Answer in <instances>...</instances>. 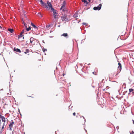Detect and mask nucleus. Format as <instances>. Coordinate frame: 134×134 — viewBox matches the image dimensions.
<instances>
[{
    "instance_id": "1",
    "label": "nucleus",
    "mask_w": 134,
    "mask_h": 134,
    "mask_svg": "<svg viewBox=\"0 0 134 134\" xmlns=\"http://www.w3.org/2000/svg\"><path fill=\"white\" fill-rule=\"evenodd\" d=\"M43 7L46 8H48L49 7V8H53L51 2L48 1H47V3H45Z\"/></svg>"
},
{
    "instance_id": "2",
    "label": "nucleus",
    "mask_w": 134,
    "mask_h": 134,
    "mask_svg": "<svg viewBox=\"0 0 134 134\" xmlns=\"http://www.w3.org/2000/svg\"><path fill=\"white\" fill-rule=\"evenodd\" d=\"M82 13V10L81 9L78 10L75 13V14L73 15V17L75 18H76L77 17L78 14H80Z\"/></svg>"
},
{
    "instance_id": "3",
    "label": "nucleus",
    "mask_w": 134,
    "mask_h": 134,
    "mask_svg": "<svg viewBox=\"0 0 134 134\" xmlns=\"http://www.w3.org/2000/svg\"><path fill=\"white\" fill-rule=\"evenodd\" d=\"M11 121L12 122L10 123L8 129V130H9L10 131L12 130V127L13 125L14 124V122L13 120H12Z\"/></svg>"
},
{
    "instance_id": "4",
    "label": "nucleus",
    "mask_w": 134,
    "mask_h": 134,
    "mask_svg": "<svg viewBox=\"0 0 134 134\" xmlns=\"http://www.w3.org/2000/svg\"><path fill=\"white\" fill-rule=\"evenodd\" d=\"M13 50L14 51H15L18 52L20 53L21 52V50L19 49L16 48L15 47H14V48Z\"/></svg>"
},
{
    "instance_id": "5",
    "label": "nucleus",
    "mask_w": 134,
    "mask_h": 134,
    "mask_svg": "<svg viewBox=\"0 0 134 134\" xmlns=\"http://www.w3.org/2000/svg\"><path fill=\"white\" fill-rule=\"evenodd\" d=\"M118 64L119 65V66L118 67V69H119V70L120 71L119 72V73L121 70L122 66L121 64L120 63H118Z\"/></svg>"
},
{
    "instance_id": "6",
    "label": "nucleus",
    "mask_w": 134,
    "mask_h": 134,
    "mask_svg": "<svg viewBox=\"0 0 134 134\" xmlns=\"http://www.w3.org/2000/svg\"><path fill=\"white\" fill-rule=\"evenodd\" d=\"M60 9V11L63 12H64V13H66L68 12V11L66 9Z\"/></svg>"
},
{
    "instance_id": "7",
    "label": "nucleus",
    "mask_w": 134,
    "mask_h": 134,
    "mask_svg": "<svg viewBox=\"0 0 134 134\" xmlns=\"http://www.w3.org/2000/svg\"><path fill=\"white\" fill-rule=\"evenodd\" d=\"M53 12V14H58V12L57 10H55V9H50Z\"/></svg>"
},
{
    "instance_id": "8",
    "label": "nucleus",
    "mask_w": 134,
    "mask_h": 134,
    "mask_svg": "<svg viewBox=\"0 0 134 134\" xmlns=\"http://www.w3.org/2000/svg\"><path fill=\"white\" fill-rule=\"evenodd\" d=\"M31 25L35 29H37V30L38 29V27H37L35 24H34L33 23H31Z\"/></svg>"
},
{
    "instance_id": "9",
    "label": "nucleus",
    "mask_w": 134,
    "mask_h": 134,
    "mask_svg": "<svg viewBox=\"0 0 134 134\" xmlns=\"http://www.w3.org/2000/svg\"><path fill=\"white\" fill-rule=\"evenodd\" d=\"M64 14H63L61 16L62 18H63V20L65 18V17H66L67 16V15L66 13H64V15H63Z\"/></svg>"
},
{
    "instance_id": "10",
    "label": "nucleus",
    "mask_w": 134,
    "mask_h": 134,
    "mask_svg": "<svg viewBox=\"0 0 134 134\" xmlns=\"http://www.w3.org/2000/svg\"><path fill=\"white\" fill-rule=\"evenodd\" d=\"M61 36L66 37V38H68V35L67 33H64Z\"/></svg>"
},
{
    "instance_id": "11",
    "label": "nucleus",
    "mask_w": 134,
    "mask_h": 134,
    "mask_svg": "<svg viewBox=\"0 0 134 134\" xmlns=\"http://www.w3.org/2000/svg\"><path fill=\"white\" fill-rule=\"evenodd\" d=\"M102 7V5L101 4H99L97 7H94L93 8H101Z\"/></svg>"
},
{
    "instance_id": "12",
    "label": "nucleus",
    "mask_w": 134,
    "mask_h": 134,
    "mask_svg": "<svg viewBox=\"0 0 134 134\" xmlns=\"http://www.w3.org/2000/svg\"><path fill=\"white\" fill-rule=\"evenodd\" d=\"M39 1L40 2L41 4L43 7L45 3H44L42 0H39Z\"/></svg>"
},
{
    "instance_id": "13",
    "label": "nucleus",
    "mask_w": 134,
    "mask_h": 134,
    "mask_svg": "<svg viewBox=\"0 0 134 134\" xmlns=\"http://www.w3.org/2000/svg\"><path fill=\"white\" fill-rule=\"evenodd\" d=\"M66 3L65 2V1H64L62 5V7L60 8H63L65 7Z\"/></svg>"
},
{
    "instance_id": "14",
    "label": "nucleus",
    "mask_w": 134,
    "mask_h": 134,
    "mask_svg": "<svg viewBox=\"0 0 134 134\" xmlns=\"http://www.w3.org/2000/svg\"><path fill=\"white\" fill-rule=\"evenodd\" d=\"M81 1L82 2H84V3L86 4V5L88 4V2L86 0H82Z\"/></svg>"
},
{
    "instance_id": "15",
    "label": "nucleus",
    "mask_w": 134,
    "mask_h": 134,
    "mask_svg": "<svg viewBox=\"0 0 134 134\" xmlns=\"http://www.w3.org/2000/svg\"><path fill=\"white\" fill-rule=\"evenodd\" d=\"M70 20L68 18L66 17H65V18L63 20L65 21L68 22Z\"/></svg>"
},
{
    "instance_id": "16",
    "label": "nucleus",
    "mask_w": 134,
    "mask_h": 134,
    "mask_svg": "<svg viewBox=\"0 0 134 134\" xmlns=\"http://www.w3.org/2000/svg\"><path fill=\"white\" fill-rule=\"evenodd\" d=\"M8 30L11 33H12L14 32V30L13 29H9Z\"/></svg>"
},
{
    "instance_id": "17",
    "label": "nucleus",
    "mask_w": 134,
    "mask_h": 134,
    "mask_svg": "<svg viewBox=\"0 0 134 134\" xmlns=\"http://www.w3.org/2000/svg\"><path fill=\"white\" fill-rule=\"evenodd\" d=\"M34 38H33L32 37H31L30 39V43H32V41H34Z\"/></svg>"
},
{
    "instance_id": "18",
    "label": "nucleus",
    "mask_w": 134,
    "mask_h": 134,
    "mask_svg": "<svg viewBox=\"0 0 134 134\" xmlns=\"http://www.w3.org/2000/svg\"><path fill=\"white\" fill-rule=\"evenodd\" d=\"M31 26H30L29 27L27 28L26 27V30L27 31H29L30 30H31Z\"/></svg>"
},
{
    "instance_id": "19",
    "label": "nucleus",
    "mask_w": 134,
    "mask_h": 134,
    "mask_svg": "<svg viewBox=\"0 0 134 134\" xmlns=\"http://www.w3.org/2000/svg\"><path fill=\"white\" fill-rule=\"evenodd\" d=\"M29 49H26V51L24 52L25 54H26L27 53H28L29 52Z\"/></svg>"
},
{
    "instance_id": "20",
    "label": "nucleus",
    "mask_w": 134,
    "mask_h": 134,
    "mask_svg": "<svg viewBox=\"0 0 134 134\" xmlns=\"http://www.w3.org/2000/svg\"><path fill=\"white\" fill-rule=\"evenodd\" d=\"M2 122H5V118L4 117L2 119Z\"/></svg>"
},
{
    "instance_id": "21",
    "label": "nucleus",
    "mask_w": 134,
    "mask_h": 134,
    "mask_svg": "<svg viewBox=\"0 0 134 134\" xmlns=\"http://www.w3.org/2000/svg\"><path fill=\"white\" fill-rule=\"evenodd\" d=\"M134 90L132 88H130L129 89V91L130 92H131L132 91H133Z\"/></svg>"
},
{
    "instance_id": "22",
    "label": "nucleus",
    "mask_w": 134,
    "mask_h": 134,
    "mask_svg": "<svg viewBox=\"0 0 134 134\" xmlns=\"http://www.w3.org/2000/svg\"><path fill=\"white\" fill-rule=\"evenodd\" d=\"M42 49V50L44 52L45 51H46L47 50L46 49H45L44 47H43V48Z\"/></svg>"
},
{
    "instance_id": "23",
    "label": "nucleus",
    "mask_w": 134,
    "mask_h": 134,
    "mask_svg": "<svg viewBox=\"0 0 134 134\" xmlns=\"http://www.w3.org/2000/svg\"><path fill=\"white\" fill-rule=\"evenodd\" d=\"M38 15L39 16H40L41 17H42V15L40 13H38Z\"/></svg>"
},
{
    "instance_id": "24",
    "label": "nucleus",
    "mask_w": 134,
    "mask_h": 134,
    "mask_svg": "<svg viewBox=\"0 0 134 134\" xmlns=\"http://www.w3.org/2000/svg\"><path fill=\"white\" fill-rule=\"evenodd\" d=\"M53 16H54V18L55 19H56L57 18V15H53Z\"/></svg>"
},
{
    "instance_id": "25",
    "label": "nucleus",
    "mask_w": 134,
    "mask_h": 134,
    "mask_svg": "<svg viewBox=\"0 0 134 134\" xmlns=\"http://www.w3.org/2000/svg\"><path fill=\"white\" fill-rule=\"evenodd\" d=\"M23 36V35L21 34H20L18 36L19 37H22Z\"/></svg>"
},
{
    "instance_id": "26",
    "label": "nucleus",
    "mask_w": 134,
    "mask_h": 134,
    "mask_svg": "<svg viewBox=\"0 0 134 134\" xmlns=\"http://www.w3.org/2000/svg\"><path fill=\"white\" fill-rule=\"evenodd\" d=\"M24 30H23L21 32L20 34H23L24 33Z\"/></svg>"
},
{
    "instance_id": "27",
    "label": "nucleus",
    "mask_w": 134,
    "mask_h": 134,
    "mask_svg": "<svg viewBox=\"0 0 134 134\" xmlns=\"http://www.w3.org/2000/svg\"><path fill=\"white\" fill-rule=\"evenodd\" d=\"M4 116L2 115H1V116H0V119H1L3 118H4Z\"/></svg>"
},
{
    "instance_id": "28",
    "label": "nucleus",
    "mask_w": 134,
    "mask_h": 134,
    "mask_svg": "<svg viewBox=\"0 0 134 134\" xmlns=\"http://www.w3.org/2000/svg\"><path fill=\"white\" fill-rule=\"evenodd\" d=\"M4 116L2 115H1V116H0V119H1L3 118H4Z\"/></svg>"
},
{
    "instance_id": "29",
    "label": "nucleus",
    "mask_w": 134,
    "mask_h": 134,
    "mask_svg": "<svg viewBox=\"0 0 134 134\" xmlns=\"http://www.w3.org/2000/svg\"><path fill=\"white\" fill-rule=\"evenodd\" d=\"M50 26V25L49 24V25H47L46 26V27L47 28H48V27H49Z\"/></svg>"
},
{
    "instance_id": "30",
    "label": "nucleus",
    "mask_w": 134,
    "mask_h": 134,
    "mask_svg": "<svg viewBox=\"0 0 134 134\" xmlns=\"http://www.w3.org/2000/svg\"><path fill=\"white\" fill-rule=\"evenodd\" d=\"M23 12L24 14H26V11L24 10H23Z\"/></svg>"
},
{
    "instance_id": "31",
    "label": "nucleus",
    "mask_w": 134,
    "mask_h": 134,
    "mask_svg": "<svg viewBox=\"0 0 134 134\" xmlns=\"http://www.w3.org/2000/svg\"><path fill=\"white\" fill-rule=\"evenodd\" d=\"M94 10H99L101 9H93Z\"/></svg>"
},
{
    "instance_id": "32",
    "label": "nucleus",
    "mask_w": 134,
    "mask_h": 134,
    "mask_svg": "<svg viewBox=\"0 0 134 134\" xmlns=\"http://www.w3.org/2000/svg\"><path fill=\"white\" fill-rule=\"evenodd\" d=\"M18 112H19V114L21 116V113H20V110H19V109H18Z\"/></svg>"
},
{
    "instance_id": "33",
    "label": "nucleus",
    "mask_w": 134,
    "mask_h": 134,
    "mask_svg": "<svg viewBox=\"0 0 134 134\" xmlns=\"http://www.w3.org/2000/svg\"><path fill=\"white\" fill-rule=\"evenodd\" d=\"M75 114H76V113L75 112H74V113H73V115L74 116H75Z\"/></svg>"
},
{
    "instance_id": "34",
    "label": "nucleus",
    "mask_w": 134,
    "mask_h": 134,
    "mask_svg": "<svg viewBox=\"0 0 134 134\" xmlns=\"http://www.w3.org/2000/svg\"><path fill=\"white\" fill-rule=\"evenodd\" d=\"M86 23H82V24L83 25H86Z\"/></svg>"
},
{
    "instance_id": "35",
    "label": "nucleus",
    "mask_w": 134,
    "mask_h": 134,
    "mask_svg": "<svg viewBox=\"0 0 134 134\" xmlns=\"http://www.w3.org/2000/svg\"><path fill=\"white\" fill-rule=\"evenodd\" d=\"M82 116L83 118L84 119V121H85H85H86V120H85V118L84 117H83V116Z\"/></svg>"
},
{
    "instance_id": "36",
    "label": "nucleus",
    "mask_w": 134,
    "mask_h": 134,
    "mask_svg": "<svg viewBox=\"0 0 134 134\" xmlns=\"http://www.w3.org/2000/svg\"><path fill=\"white\" fill-rule=\"evenodd\" d=\"M4 128V126H2V129H3Z\"/></svg>"
},
{
    "instance_id": "37",
    "label": "nucleus",
    "mask_w": 134,
    "mask_h": 134,
    "mask_svg": "<svg viewBox=\"0 0 134 134\" xmlns=\"http://www.w3.org/2000/svg\"><path fill=\"white\" fill-rule=\"evenodd\" d=\"M5 125V122H4L3 124V126H4V125Z\"/></svg>"
},
{
    "instance_id": "38",
    "label": "nucleus",
    "mask_w": 134,
    "mask_h": 134,
    "mask_svg": "<svg viewBox=\"0 0 134 134\" xmlns=\"http://www.w3.org/2000/svg\"><path fill=\"white\" fill-rule=\"evenodd\" d=\"M28 41H26V45H27L28 44Z\"/></svg>"
},
{
    "instance_id": "39",
    "label": "nucleus",
    "mask_w": 134,
    "mask_h": 134,
    "mask_svg": "<svg viewBox=\"0 0 134 134\" xmlns=\"http://www.w3.org/2000/svg\"><path fill=\"white\" fill-rule=\"evenodd\" d=\"M132 133H131V134H134V132L133 131H132Z\"/></svg>"
},
{
    "instance_id": "40",
    "label": "nucleus",
    "mask_w": 134,
    "mask_h": 134,
    "mask_svg": "<svg viewBox=\"0 0 134 134\" xmlns=\"http://www.w3.org/2000/svg\"><path fill=\"white\" fill-rule=\"evenodd\" d=\"M58 14H53V15H57Z\"/></svg>"
},
{
    "instance_id": "41",
    "label": "nucleus",
    "mask_w": 134,
    "mask_h": 134,
    "mask_svg": "<svg viewBox=\"0 0 134 134\" xmlns=\"http://www.w3.org/2000/svg\"><path fill=\"white\" fill-rule=\"evenodd\" d=\"M1 120H0V126H1Z\"/></svg>"
},
{
    "instance_id": "42",
    "label": "nucleus",
    "mask_w": 134,
    "mask_h": 134,
    "mask_svg": "<svg viewBox=\"0 0 134 134\" xmlns=\"http://www.w3.org/2000/svg\"><path fill=\"white\" fill-rule=\"evenodd\" d=\"M133 123V124H134V120H132Z\"/></svg>"
},
{
    "instance_id": "43",
    "label": "nucleus",
    "mask_w": 134,
    "mask_h": 134,
    "mask_svg": "<svg viewBox=\"0 0 134 134\" xmlns=\"http://www.w3.org/2000/svg\"><path fill=\"white\" fill-rule=\"evenodd\" d=\"M80 21H81V20L80 19L79 21L78 22V23H79L80 22Z\"/></svg>"
},
{
    "instance_id": "44",
    "label": "nucleus",
    "mask_w": 134,
    "mask_h": 134,
    "mask_svg": "<svg viewBox=\"0 0 134 134\" xmlns=\"http://www.w3.org/2000/svg\"><path fill=\"white\" fill-rule=\"evenodd\" d=\"M123 85H124L125 86V85H126V84H125V83H124V84H123Z\"/></svg>"
},
{
    "instance_id": "45",
    "label": "nucleus",
    "mask_w": 134,
    "mask_h": 134,
    "mask_svg": "<svg viewBox=\"0 0 134 134\" xmlns=\"http://www.w3.org/2000/svg\"><path fill=\"white\" fill-rule=\"evenodd\" d=\"M42 42H43V43H45V42H44V41L43 40V41H42Z\"/></svg>"
},
{
    "instance_id": "46",
    "label": "nucleus",
    "mask_w": 134,
    "mask_h": 134,
    "mask_svg": "<svg viewBox=\"0 0 134 134\" xmlns=\"http://www.w3.org/2000/svg\"><path fill=\"white\" fill-rule=\"evenodd\" d=\"M85 129V131L86 132H87V130L85 129Z\"/></svg>"
},
{
    "instance_id": "47",
    "label": "nucleus",
    "mask_w": 134,
    "mask_h": 134,
    "mask_svg": "<svg viewBox=\"0 0 134 134\" xmlns=\"http://www.w3.org/2000/svg\"><path fill=\"white\" fill-rule=\"evenodd\" d=\"M59 27H60V25H58V26Z\"/></svg>"
},
{
    "instance_id": "48",
    "label": "nucleus",
    "mask_w": 134,
    "mask_h": 134,
    "mask_svg": "<svg viewBox=\"0 0 134 134\" xmlns=\"http://www.w3.org/2000/svg\"><path fill=\"white\" fill-rule=\"evenodd\" d=\"M71 107V105H70L69 107V108H70V107Z\"/></svg>"
},
{
    "instance_id": "49",
    "label": "nucleus",
    "mask_w": 134,
    "mask_h": 134,
    "mask_svg": "<svg viewBox=\"0 0 134 134\" xmlns=\"http://www.w3.org/2000/svg\"><path fill=\"white\" fill-rule=\"evenodd\" d=\"M88 0V1L89 2H91L90 0Z\"/></svg>"
},
{
    "instance_id": "50",
    "label": "nucleus",
    "mask_w": 134,
    "mask_h": 134,
    "mask_svg": "<svg viewBox=\"0 0 134 134\" xmlns=\"http://www.w3.org/2000/svg\"><path fill=\"white\" fill-rule=\"evenodd\" d=\"M65 75V74H63V76H64Z\"/></svg>"
},
{
    "instance_id": "51",
    "label": "nucleus",
    "mask_w": 134,
    "mask_h": 134,
    "mask_svg": "<svg viewBox=\"0 0 134 134\" xmlns=\"http://www.w3.org/2000/svg\"><path fill=\"white\" fill-rule=\"evenodd\" d=\"M3 90V89H1V91Z\"/></svg>"
},
{
    "instance_id": "52",
    "label": "nucleus",
    "mask_w": 134,
    "mask_h": 134,
    "mask_svg": "<svg viewBox=\"0 0 134 134\" xmlns=\"http://www.w3.org/2000/svg\"><path fill=\"white\" fill-rule=\"evenodd\" d=\"M107 87H106V89H108V88H107Z\"/></svg>"
},
{
    "instance_id": "53",
    "label": "nucleus",
    "mask_w": 134,
    "mask_h": 134,
    "mask_svg": "<svg viewBox=\"0 0 134 134\" xmlns=\"http://www.w3.org/2000/svg\"><path fill=\"white\" fill-rule=\"evenodd\" d=\"M49 37H51H51H53V36H50Z\"/></svg>"
},
{
    "instance_id": "54",
    "label": "nucleus",
    "mask_w": 134,
    "mask_h": 134,
    "mask_svg": "<svg viewBox=\"0 0 134 134\" xmlns=\"http://www.w3.org/2000/svg\"><path fill=\"white\" fill-rule=\"evenodd\" d=\"M92 73L93 74H94V72H93Z\"/></svg>"
},
{
    "instance_id": "55",
    "label": "nucleus",
    "mask_w": 134,
    "mask_h": 134,
    "mask_svg": "<svg viewBox=\"0 0 134 134\" xmlns=\"http://www.w3.org/2000/svg\"><path fill=\"white\" fill-rule=\"evenodd\" d=\"M105 89L104 88L103 90V91H105Z\"/></svg>"
},
{
    "instance_id": "56",
    "label": "nucleus",
    "mask_w": 134,
    "mask_h": 134,
    "mask_svg": "<svg viewBox=\"0 0 134 134\" xmlns=\"http://www.w3.org/2000/svg\"><path fill=\"white\" fill-rule=\"evenodd\" d=\"M92 87H93V88H94V86H92Z\"/></svg>"
},
{
    "instance_id": "57",
    "label": "nucleus",
    "mask_w": 134,
    "mask_h": 134,
    "mask_svg": "<svg viewBox=\"0 0 134 134\" xmlns=\"http://www.w3.org/2000/svg\"><path fill=\"white\" fill-rule=\"evenodd\" d=\"M90 65V63H89V64H88V65Z\"/></svg>"
},
{
    "instance_id": "58",
    "label": "nucleus",
    "mask_w": 134,
    "mask_h": 134,
    "mask_svg": "<svg viewBox=\"0 0 134 134\" xmlns=\"http://www.w3.org/2000/svg\"><path fill=\"white\" fill-rule=\"evenodd\" d=\"M117 127H118V128H119V127L118 126L116 127L117 128Z\"/></svg>"
},
{
    "instance_id": "59",
    "label": "nucleus",
    "mask_w": 134,
    "mask_h": 134,
    "mask_svg": "<svg viewBox=\"0 0 134 134\" xmlns=\"http://www.w3.org/2000/svg\"><path fill=\"white\" fill-rule=\"evenodd\" d=\"M1 54H2V53H0V55H1Z\"/></svg>"
},
{
    "instance_id": "60",
    "label": "nucleus",
    "mask_w": 134,
    "mask_h": 134,
    "mask_svg": "<svg viewBox=\"0 0 134 134\" xmlns=\"http://www.w3.org/2000/svg\"><path fill=\"white\" fill-rule=\"evenodd\" d=\"M118 74H116V76L117 75H118Z\"/></svg>"
},
{
    "instance_id": "61",
    "label": "nucleus",
    "mask_w": 134,
    "mask_h": 134,
    "mask_svg": "<svg viewBox=\"0 0 134 134\" xmlns=\"http://www.w3.org/2000/svg\"><path fill=\"white\" fill-rule=\"evenodd\" d=\"M84 40V39H83V40H82V41H83V40ZM84 40H85V39H84Z\"/></svg>"
},
{
    "instance_id": "62",
    "label": "nucleus",
    "mask_w": 134,
    "mask_h": 134,
    "mask_svg": "<svg viewBox=\"0 0 134 134\" xmlns=\"http://www.w3.org/2000/svg\"><path fill=\"white\" fill-rule=\"evenodd\" d=\"M24 37H23V39H24Z\"/></svg>"
},
{
    "instance_id": "63",
    "label": "nucleus",
    "mask_w": 134,
    "mask_h": 134,
    "mask_svg": "<svg viewBox=\"0 0 134 134\" xmlns=\"http://www.w3.org/2000/svg\"><path fill=\"white\" fill-rule=\"evenodd\" d=\"M72 106H71V108H72Z\"/></svg>"
},
{
    "instance_id": "64",
    "label": "nucleus",
    "mask_w": 134,
    "mask_h": 134,
    "mask_svg": "<svg viewBox=\"0 0 134 134\" xmlns=\"http://www.w3.org/2000/svg\"><path fill=\"white\" fill-rule=\"evenodd\" d=\"M57 69V67H56V69Z\"/></svg>"
}]
</instances>
